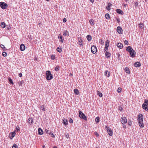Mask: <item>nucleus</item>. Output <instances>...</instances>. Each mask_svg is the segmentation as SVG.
<instances>
[{
    "instance_id": "obj_6",
    "label": "nucleus",
    "mask_w": 148,
    "mask_h": 148,
    "mask_svg": "<svg viewBox=\"0 0 148 148\" xmlns=\"http://www.w3.org/2000/svg\"><path fill=\"white\" fill-rule=\"evenodd\" d=\"M142 107L144 109L145 108L148 107V100L145 99V102L142 105Z\"/></svg>"
},
{
    "instance_id": "obj_40",
    "label": "nucleus",
    "mask_w": 148,
    "mask_h": 148,
    "mask_svg": "<svg viewBox=\"0 0 148 148\" xmlns=\"http://www.w3.org/2000/svg\"><path fill=\"white\" fill-rule=\"evenodd\" d=\"M122 89L121 88H119L117 89V92L119 93L121 92V91Z\"/></svg>"
},
{
    "instance_id": "obj_2",
    "label": "nucleus",
    "mask_w": 148,
    "mask_h": 148,
    "mask_svg": "<svg viewBox=\"0 0 148 148\" xmlns=\"http://www.w3.org/2000/svg\"><path fill=\"white\" fill-rule=\"evenodd\" d=\"M45 77L48 80H50L53 78V75L49 71H47L46 72Z\"/></svg>"
},
{
    "instance_id": "obj_56",
    "label": "nucleus",
    "mask_w": 148,
    "mask_h": 148,
    "mask_svg": "<svg viewBox=\"0 0 148 148\" xmlns=\"http://www.w3.org/2000/svg\"><path fill=\"white\" fill-rule=\"evenodd\" d=\"M117 21L118 23H119L120 22V19H119V18H117Z\"/></svg>"
},
{
    "instance_id": "obj_39",
    "label": "nucleus",
    "mask_w": 148,
    "mask_h": 148,
    "mask_svg": "<svg viewBox=\"0 0 148 148\" xmlns=\"http://www.w3.org/2000/svg\"><path fill=\"white\" fill-rule=\"evenodd\" d=\"M97 95H98L100 97H101L103 95L102 93L101 92H99V91L98 92Z\"/></svg>"
},
{
    "instance_id": "obj_49",
    "label": "nucleus",
    "mask_w": 148,
    "mask_h": 148,
    "mask_svg": "<svg viewBox=\"0 0 148 148\" xmlns=\"http://www.w3.org/2000/svg\"><path fill=\"white\" fill-rule=\"evenodd\" d=\"M134 6L135 7H137L138 5V3L137 2H136L134 3Z\"/></svg>"
},
{
    "instance_id": "obj_41",
    "label": "nucleus",
    "mask_w": 148,
    "mask_h": 148,
    "mask_svg": "<svg viewBox=\"0 0 148 148\" xmlns=\"http://www.w3.org/2000/svg\"><path fill=\"white\" fill-rule=\"evenodd\" d=\"M2 55L3 56H4V57H5L7 55V53L6 52H3V53H2Z\"/></svg>"
},
{
    "instance_id": "obj_11",
    "label": "nucleus",
    "mask_w": 148,
    "mask_h": 148,
    "mask_svg": "<svg viewBox=\"0 0 148 148\" xmlns=\"http://www.w3.org/2000/svg\"><path fill=\"white\" fill-rule=\"evenodd\" d=\"M25 46L23 44H21L20 46V49L22 51H24L25 49Z\"/></svg>"
},
{
    "instance_id": "obj_12",
    "label": "nucleus",
    "mask_w": 148,
    "mask_h": 148,
    "mask_svg": "<svg viewBox=\"0 0 148 148\" xmlns=\"http://www.w3.org/2000/svg\"><path fill=\"white\" fill-rule=\"evenodd\" d=\"M69 34V33L68 31L67 30H64L63 32V35L64 36H68Z\"/></svg>"
},
{
    "instance_id": "obj_50",
    "label": "nucleus",
    "mask_w": 148,
    "mask_h": 148,
    "mask_svg": "<svg viewBox=\"0 0 148 148\" xmlns=\"http://www.w3.org/2000/svg\"><path fill=\"white\" fill-rule=\"evenodd\" d=\"M51 57L52 60H54L55 58V56H51Z\"/></svg>"
},
{
    "instance_id": "obj_10",
    "label": "nucleus",
    "mask_w": 148,
    "mask_h": 148,
    "mask_svg": "<svg viewBox=\"0 0 148 148\" xmlns=\"http://www.w3.org/2000/svg\"><path fill=\"white\" fill-rule=\"evenodd\" d=\"M107 132L109 134V135L112 136L113 134V132L112 131V130L109 128L108 129H107Z\"/></svg>"
},
{
    "instance_id": "obj_19",
    "label": "nucleus",
    "mask_w": 148,
    "mask_h": 148,
    "mask_svg": "<svg viewBox=\"0 0 148 148\" xmlns=\"http://www.w3.org/2000/svg\"><path fill=\"white\" fill-rule=\"evenodd\" d=\"M38 134L40 135H42L43 134L42 130L40 128H38Z\"/></svg>"
},
{
    "instance_id": "obj_13",
    "label": "nucleus",
    "mask_w": 148,
    "mask_h": 148,
    "mask_svg": "<svg viewBox=\"0 0 148 148\" xmlns=\"http://www.w3.org/2000/svg\"><path fill=\"white\" fill-rule=\"evenodd\" d=\"M126 50L127 51L130 52L132 51V50H133V49L130 46H129L126 47Z\"/></svg>"
},
{
    "instance_id": "obj_51",
    "label": "nucleus",
    "mask_w": 148,
    "mask_h": 148,
    "mask_svg": "<svg viewBox=\"0 0 148 148\" xmlns=\"http://www.w3.org/2000/svg\"><path fill=\"white\" fill-rule=\"evenodd\" d=\"M95 135L97 136H99V134H98V133L97 132H95Z\"/></svg>"
},
{
    "instance_id": "obj_45",
    "label": "nucleus",
    "mask_w": 148,
    "mask_h": 148,
    "mask_svg": "<svg viewBox=\"0 0 148 148\" xmlns=\"http://www.w3.org/2000/svg\"><path fill=\"white\" fill-rule=\"evenodd\" d=\"M59 36H58V38L59 39L60 38L61 40L63 39L62 38V36L60 34H59Z\"/></svg>"
},
{
    "instance_id": "obj_32",
    "label": "nucleus",
    "mask_w": 148,
    "mask_h": 148,
    "mask_svg": "<svg viewBox=\"0 0 148 148\" xmlns=\"http://www.w3.org/2000/svg\"><path fill=\"white\" fill-rule=\"evenodd\" d=\"M105 17L107 19H109L110 18V15L109 14L107 13L105 14Z\"/></svg>"
},
{
    "instance_id": "obj_24",
    "label": "nucleus",
    "mask_w": 148,
    "mask_h": 148,
    "mask_svg": "<svg viewBox=\"0 0 148 148\" xmlns=\"http://www.w3.org/2000/svg\"><path fill=\"white\" fill-rule=\"evenodd\" d=\"M86 38L88 41H90L92 39L91 36L89 35H88L86 36Z\"/></svg>"
},
{
    "instance_id": "obj_18",
    "label": "nucleus",
    "mask_w": 148,
    "mask_h": 148,
    "mask_svg": "<svg viewBox=\"0 0 148 148\" xmlns=\"http://www.w3.org/2000/svg\"><path fill=\"white\" fill-rule=\"evenodd\" d=\"M105 54L106 57L107 58L110 57L111 55L110 53L107 51H106V52Z\"/></svg>"
},
{
    "instance_id": "obj_57",
    "label": "nucleus",
    "mask_w": 148,
    "mask_h": 148,
    "mask_svg": "<svg viewBox=\"0 0 148 148\" xmlns=\"http://www.w3.org/2000/svg\"><path fill=\"white\" fill-rule=\"evenodd\" d=\"M144 109H145L146 111H148V108H144Z\"/></svg>"
},
{
    "instance_id": "obj_1",
    "label": "nucleus",
    "mask_w": 148,
    "mask_h": 148,
    "mask_svg": "<svg viewBox=\"0 0 148 148\" xmlns=\"http://www.w3.org/2000/svg\"><path fill=\"white\" fill-rule=\"evenodd\" d=\"M138 120L139 124V126L141 127H144V125L143 123V116L142 114H138Z\"/></svg>"
},
{
    "instance_id": "obj_44",
    "label": "nucleus",
    "mask_w": 148,
    "mask_h": 148,
    "mask_svg": "<svg viewBox=\"0 0 148 148\" xmlns=\"http://www.w3.org/2000/svg\"><path fill=\"white\" fill-rule=\"evenodd\" d=\"M128 124L130 126H131L132 125V123L131 121H128L127 122Z\"/></svg>"
},
{
    "instance_id": "obj_16",
    "label": "nucleus",
    "mask_w": 148,
    "mask_h": 148,
    "mask_svg": "<svg viewBox=\"0 0 148 148\" xmlns=\"http://www.w3.org/2000/svg\"><path fill=\"white\" fill-rule=\"evenodd\" d=\"M68 120L67 119H64L63 120V123L65 125H66L68 124Z\"/></svg>"
},
{
    "instance_id": "obj_62",
    "label": "nucleus",
    "mask_w": 148,
    "mask_h": 148,
    "mask_svg": "<svg viewBox=\"0 0 148 148\" xmlns=\"http://www.w3.org/2000/svg\"><path fill=\"white\" fill-rule=\"evenodd\" d=\"M82 39H80V40H79V42L80 43V41H81V42H82Z\"/></svg>"
},
{
    "instance_id": "obj_33",
    "label": "nucleus",
    "mask_w": 148,
    "mask_h": 148,
    "mask_svg": "<svg viewBox=\"0 0 148 148\" xmlns=\"http://www.w3.org/2000/svg\"><path fill=\"white\" fill-rule=\"evenodd\" d=\"M125 71L126 73L128 74H129L130 73V72L129 70V69L128 68H126L125 69Z\"/></svg>"
},
{
    "instance_id": "obj_30",
    "label": "nucleus",
    "mask_w": 148,
    "mask_h": 148,
    "mask_svg": "<svg viewBox=\"0 0 148 148\" xmlns=\"http://www.w3.org/2000/svg\"><path fill=\"white\" fill-rule=\"evenodd\" d=\"M1 27L3 28H4L5 27V24L4 22L1 23Z\"/></svg>"
},
{
    "instance_id": "obj_5",
    "label": "nucleus",
    "mask_w": 148,
    "mask_h": 148,
    "mask_svg": "<svg viewBox=\"0 0 148 148\" xmlns=\"http://www.w3.org/2000/svg\"><path fill=\"white\" fill-rule=\"evenodd\" d=\"M121 121L122 124H125L127 123V119L125 117H122L121 119Z\"/></svg>"
},
{
    "instance_id": "obj_37",
    "label": "nucleus",
    "mask_w": 148,
    "mask_h": 148,
    "mask_svg": "<svg viewBox=\"0 0 148 148\" xmlns=\"http://www.w3.org/2000/svg\"><path fill=\"white\" fill-rule=\"evenodd\" d=\"M139 27L141 28H143L144 27V25L143 23H140L139 24Z\"/></svg>"
},
{
    "instance_id": "obj_53",
    "label": "nucleus",
    "mask_w": 148,
    "mask_h": 148,
    "mask_svg": "<svg viewBox=\"0 0 148 148\" xmlns=\"http://www.w3.org/2000/svg\"><path fill=\"white\" fill-rule=\"evenodd\" d=\"M18 75L19 77H21L22 76V74L21 73H20Z\"/></svg>"
},
{
    "instance_id": "obj_15",
    "label": "nucleus",
    "mask_w": 148,
    "mask_h": 148,
    "mask_svg": "<svg viewBox=\"0 0 148 148\" xmlns=\"http://www.w3.org/2000/svg\"><path fill=\"white\" fill-rule=\"evenodd\" d=\"M134 66L136 67H139L141 66V64L139 62H137L134 63Z\"/></svg>"
},
{
    "instance_id": "obj_59",
    "label": "nucleus",
    "mask_w": 148,
    "mask_h": 148,
    "mask_svg": "<svg viewBox=\"0 0 148 148\" xmlns=\"http://www.w3.org/2000/svg\"><path fill=\"white\" fill-rule=\"evenodd\" d=\"M64 40V39L63 38L62 39H61V40H60V41L61 42H63V40Z\"/></svg>"
},
{
    "instance_id": "obj_63",
    "label": "nucleus",
    "mask_w": 148,
    "mask_h": 148,
    "mask_svg": "<svg viewBox=\"0 0 148 148\" xmlns=\"http://www.w3.org/2000/svg\"><path fill=\"white\" fill-rule=\"evenodd\" d=\"M119 110H120V111H121L122 110H123V108H120L119 109Z\"/></svg>"
},
{
    "instance_id": "obj_8",
    "label": "nucleus",
    "mask_w": 148,
    "mask_h": 148,
    "mask_svg": "<svg viewBox=\"0 0 148 148\" xmlns=\"http://www.w3.org/2000/svg\"><path fill=\"white\" fill-rule=\"evenodd\" d=\"M129 53L131 57L134 58L135 57L136 54V52L133 49V50H132V51H130V52Z\"/></svg>"
},
{
    "instance_id": "obj_27",
    "label": "nucleus",
    "mask_w": 148,
    "mask_h": 148,
    "mask_svg": "<svg viewBox=\"0 0 148 148\" xmlns=\"http://www.w3.org/2000/svg\"><path fill=\"white\" fill-rule=\"evenodd\" d=\"M40 109L43 111H45L46 110V109L45 108L44 106L43 105H42L40 106Z\"/></svg>"
},
{
    "instance_id": "obj_61",
    "label": "nucleus",
    "mask_w": 148,
    "mask_h": 148,
    "mask_svg": "<svg viewBox=\"0 0 148 148\" xmlns=\"http://www.w3.org/2000/svg\"><path fill=\"white\" fill-rule=\"evenodd\" d=\"M126 127H126V125H125L123 126V128H124L126 129Z\"/></svg>"
},
{
    "instance_id": "obj_17",
    "label": "nucleus",
    "mask_w": 148,
    "mask_h": 148,
    "mask_svg": "<svg viewBox=\"0 0 148 148\" xmlns=\"http://www.w3.org/2000/svg\"><path fill=\"white\" fill-rule=\"evenodd\" d=\"M112 5V4L111 3H108V6L106 7V9L108 10H110V7Z\"/></svg>"
},
{
    "instance_id": "obj_20",
    "label": "nucleus",
    "mask_w": 148,
    "mask_h": 148,
    "mask_svg": "<svg viewBox=\"0 0 148 148\" xmlns=\"http://www.w3.org/2000/svg\"><path fill=\"white\" fill-rule=\"evenodd\" d=\"M104 75L108 77L110 76V72L108 71H106L104 72Z\"/></svg>"
},
{
    "instance_id": "obj_34",
    "label": "nucleus",
    "mask_w": 148,
    "mask_h": 148,
    "mask_svg": "<svg viewBox=\"0 0 148 148\" xmlns=\"http://www.w3.org/2000/svg\"><path fill=\"white\" fill-rule=\"evenodd\" d=\"M1 47L3 49V50L5 51L7 50V49L3 45H1Z\"/></svg>"
},
{
    "instance_id": "obj_43",
    "label": "nucleus",
    "mask_w": 148,
    "mask_h": 148,
    "mask_svg": "<svg viewBox=\"0 0 148 148\" xmlns=\"http://www.w3.org/2000/svg\"><path fill=\"white\" fill-rule=\"evenodd\" d=\"M69 122L70 123H72L73 122V121L72 119L70 118L69 120Z\"/></svg>"
},
{
    "instance_id": "obj_60",
    "label": "nucleus",
    "mask_w": 148,
    "mask_h": 148,
    "mask_svg": "<svg viewBox=\"0 0 148 148\" xmlns=\"http://www.w3.org/2000/svg\"><path fill=\"white\" fill-rule=\"evenodd\" d=\"M120 56H121V55L119 53L118 54V58H119Z\"/></svg>"
},
{
    "instance_id": "obj_28",
    "label": "nucleus",
    "mask_w": 148,
    "mask_h": 148,
    "mask_svg": "<svg viewBox=\"0 0 148 148\" xmlns=\"http://www.w3.org/2000/svg\"><path fill=\"white\" fill-rule=\"evenodd\" d=\"M109 45V42L108 40H107L106 42V43L105 44V47H108Z\"/></svg>"
},
{
    "instance_id": "obj_3",
    "label": "nucleus",
    "mask_w": 148,
    "mask_h": 148,
    "mask_svg": "<svg viewBox=\"0 0 148 148\" xmlns=\"http://www.w3.org/2000/svg\"><path fill=\"white\" fill-rule=\"evenodd\" d=\"M79 116L81 119H83L85 120H87V118L85 116V115L82 113V112L80 110H79Z\"/></svg>"
},
{
    "instance_id": "obj_7",
    "label": "nucleus",
    "mask_w": 148,
    "mask_h": 148,
    "mask_svg": "<svg viewBox=\"0 0 148 148\" xmlns=\"http://www.w3.org/2000/svg\"><path fill=\"white\" fill-rule=\"evenodd\" d=\"M91 49L92 52L93 54L97 52V48L94 45H93L91 47Z\"/></svg>"
},
{
    "instance_id": "obj_4",
    "label": "nucleus",
    "mask_w": 148,
    "mask_h": 148,
    "mask_svg": "<svg viewBox=\"0 0 148 148\" xmlns=\"http://www.w3.org/2000/svg\"><path fill=\"white\" fill-rule=\"evenodd\" d=\"M0 6L1 8L3 9H5L8 6V5L6 3L3 2H0Z\"/></svg>"
},
{
    "instance_id": "obj_64",
    "label": "nucleus",
    "mask_w": 148,
    "mask_h": 148,
    "mask_svg": "<svg viewBox=\"0 0 148 148\" xmlns=\"http://www.w3.org/2000/svg\"><path fill=\"white\" fill-rule=\"evenodd\" d=\"M90 0L92 3L93 2H94V0Z\"/></svg>"
},
{
    "instance_id": "obj_35",
    "label": "nucleus",
    "mask_w": 148,
    "mask_h": 148,
    "mask_svg": "<svg viewBox=\"0 0 148 148\" xmlns=\"http://www.w3.org/2000/svg\"><path fill=\"white\" fill-rule=\"evenodd\" d=\"M59 69H60L59 66H56L55 67V70L56 71H57L58 70H59Z\"/></svg>"
},
{
    "instance_id": "obj_54",
    "label": "nucleus",
    "mask_w": 148,
    "mask_h": 148,
    "mask_svg": "<svg viewBox=\"0 0 148 148\" xmlns=\"http://www.w3.org/2000/svg\"><path fill=\"white\" fill-rule=\"evenodd\" d=\"M108 47H105V48L104 49V50L106 51V52L108 50Z\"/></svg>"
},
{
    "instance_id": "obj_36",
    "label": "nucleus",
    "mask_w": 148,
    "mask_h": 148,
    "mask_svg": "<svg viewBox=\"0 0 148 148\" xmlns=\"http://www.w3.org/2000/svg\"><path fill=\"white\" fill-rule=\"evenodd\" d=\"M99 117H97L96 118L95 121L97 123H98L99 121Z\"/></svg>"
},
{
    "instance_id": "obj_21",
    "label": "nucleus",
    "mask_w": 148,
    "mask_h": 148,
    "mask_svg": "<svg viewBox=\"0 0 148 148\" xmlns=\"http://www.w3.org/2000/svg\"><path fill=\"white\" fill-rule=\"evenodd\" d=\"M74 92L77 95L79 94V92L77 88H75L74 89Z\"/></svg>"
},
{
    "instance_id": "obj_26",
    "label": "nucleus",
    "mask_w": 148,
    "mask_h": 148,
    "mask_svg": "<svg viewBox=\"0 0 148 148\" xmlns=\"http://www.w3.org/2000/svg\"><path fill=\"white\" fill-rule=\"evenodd\" d=\"M57 51L60 53L62 51V49L61 48H60L59 47H57L56 49Z\"/></svg>"
},
{
    "instance_id": "obj_9",
    "label": "nucleus",
    "mask_w": 148,
    "mask_h": 148,
    "mask_svg": "<svg viewBox=\"0 0 148 148\" xmlns=\"http://www.w3.org/2000/svg\"><path fill=\"white\" fill-rule=\"evenodd\" d=\"M117 31L118 32L119 34H121L123 32V30L121 27L120 26H118L117 28Z\"/></svg>"
},
{
    "instance_id": "obj_52",
    "label": "nucleus",
    "mask_w": 148,
    "mask_h": 148,
    "mask_svg": "<svg viewBox=\"0 0 148 148\" xmlns=\"http://www.w3.org/2000/svg\"><path fill=\"white\" fill-rule=\"evenodd\" d=\"M66 21V18H64L63 19V22L64 23H65Z\"/></svg>"
},
{
    "instance_id": "obj_48",
    "label": "nucleus",
    "mask_w": 148,
    "mask_h": 148,
    "mask_svg": "<svg viewBox=\"0 0 148 148\" xmlns=\"http://www.w3.org/2000/svg\"><path fill=\"white\" fill-rule=\"evenodd\" d=\"M16 129L18 131H20V127L19 126H17L16 127Z\"/></svg>"
},
{
    "instance_id": "obj_42",
    "label": "nucleus",
    "mask_w": 148,
    "mask_h": 148,
    "mask_svg": "<svg viewBox=\"0 0 148 148\" xmlns=\"http://www.w3.org/2000/svg\"><path fill=\"white\" fill-rule=\"evenodd\" d=\"M12 148H18V146L16 144H14L12 146Z\"/></svg>"
},
{
    "instance_id": "obj_14",
    "label": "nucleus",
    "mask_w": 148,
    "mask_h": 148,
    "mask_svg": "<svg viewBox=\"0 0 148 148\" xmlns=\"http://www.w3.org/2000/svg\"><path fill=\"white\" fill-rule=\"evenodd\" d=\"M117 47L120 49H122L123 47V45L121 43H118L116 45Z\"/></svg>"
},
{
    "instance_id": "obj_55",
    "label": "nucleus",
    "mask_w": 148,
    "mask_h": 148,
    "mask_svg": "<svg viewBox=\"0 0 148 148\" xmlns=\"http://www.w3.org/2000/svg\"><path fill=\"white\" fill-rule=\"evenodd\" d=\"M51 134V136L52 137H55V136L54 135V134L53 133H51V134Z\"/></svg>"
},
{
    "instance_id": "obj_22",
    "label": "nucleus",
    "mask_w": 148,
    "mask_h": 148,
    "mask_svg": "<svg viewBox=\"0 0 148 148\" xmlns=\"http://www.w3.org/2000/svg\"><path fill=\"white\" fill-rule=\"evenodd\" d=\"M89 22L90 24L92 26H93L94 25V20L93 19H91L89 20Z\"/></svg>"
},
{
    "instance_id": "obj_25",
    "label": "nucleus",
    "mask_w": 148,
    "mask_h": 148,
    "mask_svg": "<svg viewBox=\"0 0 148 148\" xmlns=\"http://www.w3.org/2000/svg\"><path fill=\"white\" fill-rule=\"evenodd\" d=\"M46 132L47 133L50 134L51 133V131L49 130V128H48L45 130Z\"/></svg>"
},
{
    "instance_id": "obj_23",
    "label": "nucleus",
    "mask_w": 148,
    "mask_h": 148,
    "mask_svg": "<svg viewBox=\"0 0 148 148\" xmlns=\"http://www.w3.org/2000/svg\"><path fill=\"white\" fill-rule=\"evenodd\" d=\"M33 120L32 118H29L28 122V123H33Z\"/></svg>"
},
{
    "instance_id": "obj_58",
    "label": "nucleus",
    "mask_w": 148,
    "mask_h": 148,
    "mask_svg": "<svg viewBox=\"0 0 148 148\" xmlns=\"http://www.w3.org/2000/svg\"><path fill=\"white\" fill-rule=\"evenodd\" d=\"M69 136V135H68V134L65 135V137H66V138H68Z\"/></svg>"
},
{
    "instance_id": "obj_31",
    "label": "nucleus",
    "mask_w": 148,
    "mask_h": 148,
    "mask_svg": "<svg viewBox=\"0 0 148 148\" xmlns=\"http://www.w3.org/2000/svg\"><path fill=\"white\" fill-rule=\"evenodd\" d=\"M116 11L119 14H121L122 12V11L120 9H116Z\"/></svg>"
},
{
    "instance_id": "obj_47",
    "label": "nucleus",
    "mask_w": 148,
    "mask_h": 148,
    "mask_svg": "<svg viewBox=\"0 0 148 148\" xmlns=\"http://www.w3.org/2000/svg\"><path fill=\"white\" fill-rule=\"evenodd\" d=\"M124 43L126 45H128V42L126 40H125V41H124Z\"/></svg>"
},
{
    "instance_id": "obj_29",
    "label": "nucleus",
    "mask_w": 148,
    "mask_h": 148,
    "mask_svg": "<svg viewBox=\"0 0 148 148\" xmlns=\"http://www.w3.org/2000/svg\"><path fill=\"white\" fill-rule=\"evenodd\" d=\"M11 134H11L12 136H11V137H10V138L11 139H12V138L15 135V133L14 132H13Z\"/></svg>"
},
{
    "instance_id": "obj_46",
    "label": "nucleus",
    "mask_w": 148,
    "mask_h": 148,
    "mask_svg": "<svg viewBox=\"0 0 148 148\" xmlns=\"http://www.w3.org/2000/svg\"><path fill=\"white\" fill-rule=\"evenodd\" d=\"M99 43L101 44H103L104 43V42L101 39L99 41Z\"/></svg>"
},
{
    "instance_id": "obj_38",
    "label": "nucleus",
    "mask_w": 148,
    "mask_h": 148,
    "mask_svg": "<svg viewBox=\"0 0 148 148\" xmlns=\"http://www.w3.org/2000/svg\"><path fill=\"white\" fill-rule=\"evenodd\" d=\"M8 79L10 83L12 84H14V83L12 80L10 78H9Z\"/></svg>"
}]
</instances>
